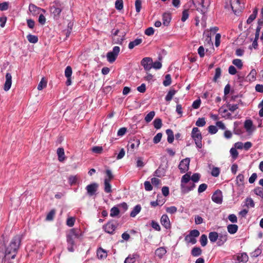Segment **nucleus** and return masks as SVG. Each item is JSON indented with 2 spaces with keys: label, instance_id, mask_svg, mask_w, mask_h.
Segmentation results:
<instances>
[{
  "label": "nucleus",
  "instance_id": "nucleus-1",
  "mask_svg": "<svg viewBox=\"0 0 263 263\" xmlns=\"http://www.w3.org/2000/svg\"><path fill=\"white\" fill-rule=\"evenodd\" d=\"M4 239H0V252L3 253L5 251V259H14L21 245L22 236L18 235L14 236L8 246L5 245Z\"/></svg>",
  "mask_w": 263,
  "mask_h": 263
},
{
  "label": "nucleus",
  "instance_id": "nucleus-50",
  "mask_svg": "<svg viewBox=\"0 0 263 263\" xmlns=\"http://www.w3.org/2000/svg\"><path fill=\"white\" fill-rule=\"evenodd\" d=\"M115 7L118 10H121L123 7V3L122 0H117L115 3Z\"/></svg>",
  "mask_w": 263,
  "mask_h": 263
},
{
  "label": "nucleus",
  "instance_id": "nucleus-61",
  "mask_svg": "<svg viewBox=\"0 0 263 263\" xmlns=\"http://www.w3.org/2000/svg\"><path fill=\"white\" fill-rule=\"evenodd\" d=\"M230 152L233 159H235L237 157L238 153L235 147L231 148Z\"/></svg>",
  "mask_w": 263,
  "mask_h": 263
},
{
  "label": "nucleus",
  "instance_id": "nucleus-26",
  "mask_svg": "<svg viewBox=\"0 0 263 263\" xmlns=\"http://www.w3.org/2000/svg\"><path fill=\"white\" fill-rule=\"evenodd\" d=\"M141 210V206L140 204H137L134 206L133 210L130 213V216L132 217H135L138 214L140 213Z\"/></svg>",
  "mask_w": 263,
  "mask_h": 263
},
{
  "label": "nucleus",
  "instance_id": "nucleus-35",
  "mask_svg": "<svg viewBox=\"0 0 263 263\" xmlns=\"http://www.w3.org/2000/svg\"><path fill=\"white\" fill-rule=\"evenodd\" d=\"M27 39L30 43L33 44L36 43L39 40L37 36L32 35L31 34H29L27 36Z\"/></svg>",
  "mask_w": 263,
  "mask_h": 263
},
{
  "label": "nucleus",
  "instance_id": "nucleus-37",
  "mask_svg": "<svg viewBox=\"0 0 263 263\" xmlns=\"http://www.w3.org/2000/svg\"><path fill=\"white\" fill-rule=\"evenodd\" d=\"M176 92V91L175 89H171L165 96V100L166 101H170L172 99L173 96L175 95Z\"/></svg>",
  "mask_w": 263,
  "mask_h": 263
},
{
  "label": "nucleus",
  "instance_id": "nucleus-41",
  "mask_svg": "<svg viewBox=\"0 0 263 263\" xmlns=\"http://www.w3.org/2000/svg\"><path fill=\"white\" fill-rule=\"evenodd\" d=\"M47 86V81L43 78L37 85V89L39 90H42Z\"/></svg>",
  "mask_w": 263,
  "mask_h": 263
},
{
  "label": "nucleus",
  "instance_id": "nucleus-11",
  "mask_svg": "<svg viewBox=\"0 0 263 263\" xmlns=\"http://www.w3.org/2000/svg\"><path fill=\"white\" fill-rule=\"evenodd\" d=\"M141 64L146 71H149L152 68L153 61L151 58L146 57L142 60Z\"/></svg>",
  "mask_w": 263,
  "mask_h": 263
},
{
  "label": "nucleus",
  "instance_id": "nucleus-19",
  "mask_svg": "<svg viewBox=\"0 0 263 263\" xmlns=\"http://www.w3.org/2000/svg\"><path fill=\"white\" fill-rule=\"evenodd\" d=\"M199 6H196L197 10L201 13L204 14L206 12L207 7L204 6V0H198Z\"/></svg>",
  "mask_w": 263,
  "mask_h": 263
},
{
  "label": "nucleus",
  "instance_id": "nucleus-10",
  "mask_svg": "<svg viewBox=\"0 0 263 263\" xmlns=\"http://www.w3.org/2000/svg\"><path fill=\"white\" fill-rule=\"evenodd\" d=\"M29 10L34 16L40 14L41 12H43V13L46 12V10L45 9L39 8L32 4L29 5Z\"/></svg>",
  "mask_w": 263,
  "mask_h": 263
},
{
  "label": "nucleus",
  "instance_id": "nucleus-40",
  "mask_svg": "<svg viewBox=\"0 0 263 263\" xmlns=\"http://www.w3.org/2000/svg\"><path fill=\"white\" fill-rule=\"evenodd\" d=\"M153 124H154V127L156 129H160L162 127V125L161 119L160 118L155 119L153 122Z\"/></svg>",
  "mask_w": 263,
  "mask_h": 263
},
{
  "label": "nucleus",
  "instance_id": "nucleus-46",
  "mask_svg": "<svg viewBox=\"0 0 263 263\" xmlns=\"http://www.w3.org/2000/svg\"><path fill=\"white\" fill-rule=\"evenodd\" d=\"M200 242L201 245L202 247H204L206 245L207 242H208V238H207V236L206 235L202 234L201 236L200 239Z\"/></svg>",
  "mask_w": 263,
  "mask_h": 263
},
{
  "label": "nucleus",
  "instance_id": "nucleus-25",
  "mask_svg": "<svg viewBox=\"0 0 263 263\" xmlns=\"http://www.w3.org/2000/svg\"><path fill=\"white\" fill-rule=\"evenodd\" d=\"M142 42V39H136L133 41L130 42L128 44V48L130 49H133L135 46L140 45Z\"/></svg>",
  "mask_w": 263,
  "mask_h": 263
},
{
  "label": "nucleus",
  "instance_id": "nucleus-55",
  "mask_svg": "<svg viewBox=\"0 0 263 263\" xmlns=\"http://www.w3.org/2000/svg\"><path fill=\"white\" fill-rule=\"evenodd\" d=\"M72 73V68L70 66H68L65 70V76L66 78L71 77Z\"/></svg>",
  "mask_w": 263,
  "mask_h": 263
},
{
  "label": "nucleus",
  "instance_id": "nucleus-23",
  "mask_svg": "<svg viewBox=\"0 0 263 263\" xmlns=\"http://www.w3.org/2000/svg\"><path fill=\"white\" fill-rule=\"evenodd\" d=\"M57 153L58 156V159L59 161L61 162H63L65 158L64 149L61 147L58 148Z\"/></svg>",
  "mask_w": 263,
  "mask_h": 263
},
{
  "label": "nucleus",
  "instance_id": "nucleus-33",
  "mask_svg": "<svg viewBox=\"0 0 263 263\" xmlns=\"http://www.w3.org/2000/svg\"><path fill=\"white\" fill-rule=\"evenodd\" d=\"M201 253L202 250L199 247H194L191 251V254L193 256H199Z\"/></svg>",
  "mask_w": 263,
  "mask_h": 263
},
{
  "label": "nucleus",
  "instance_id": "nucleus-4",
  "mask_svg": "<svg viewBox=\"0 0 263 263\" xmlns=\"http://www.w3.org/2000/svg\"><path fill=\"white\" fill-rule=\"evenodd\" d=\"M191 136L194 140L196 146L199 148H201L202 146V135L199 129L197 127H194L192 129Z\"/></svg>",
  "mask_w": 263,
  "mask_h": 263
},
{
  "label": "nucleus",
  "instance_id": "nucleus-28",
  "mask_svg": "<svg viewBox=\"0 0 263 263\" xmlns=\"http://www.w3.org/2000/svg\"><path fill=\"white\" fill-rule=\"evenodd\" d=\"M256 71L255 69H253L251 70L249 74L247 76V79L250 82H253L255 80L256 76Z\"/></svg>",
  "mask_w": 263,
  "mask_h": 263
},
{
  "label": "nucleus",
  "instance_id": "nucleus-38",
  "mask_svg": "<svg viewBox=\"0 0 263 263\" xmlns=\"http://www.w3.org/2000/svg\"><path fill=\"white\" fill-rule=\"evenodd\" d=\"M165 202L164 199H157L156 201H151L150 204L152 206L155 207L157 205L161 206Z\"/></svg>",
  "mask_w": 263,
  "mask_h": 263
},
{
  "label": "nucleus",
  "instance_id": "nucleus-63",
  "mask_svg": "<svg viewBox=\"0 0 263 263\" xmlns=\"http://www.w3.org/2000/svg\"><path fill=\"white\" fill-rule=\"evenodd\" d=\"M43 12H41L39 15V20H38V21H39V23L41 24V25H44L46 23V18L45 17V16L44 15V14L42 13Z\"/></svg>",
  "mask_w": 263,
  "mask_h": 263
},
{
  "label": "nucleus",
  "instance_id": "nucleus-15",
  "mask_svg": "<svg viewBox=\"0 0 263 263\" xmlns=\"http://www.w3.org/2000/svg\"><path fill=\"white\" fill-rule=\"evenodd\" d=\"M228 239V234L226 232L224 234H219L217 245L218 246H222Z\"/></svg>",
  "mask_w": 263,
  "mask_h": 263
},
{
  "label": "nucleus",
  "instance_id": "nucleus-54",
  "mask_svg": "<svg viewBox=\"0 0 263 263\" xmlns=\"http://www.w3.org/2000/svg\"><path fill=\"white\" fill-rule=\"evenodd\" d=\"M246 205L248 207L253 208L254 207L255 204L251 198H247L246 199Z\"/></svg>",
  "mask_w": 263,
  "mask_h": 263
},
{
  "label": "nucleus",
  "instance_id": "nucleus-22",
  "mask_svg": "<svg viewBox=\"0 0 263 263\" xmlns=\"http://www.w3.org/2000/svg\"><path fill=\"white\" fill-rule=\"evenodd\" d=\"M140 140L138 139L134 140L133 142H130L128 144V149L134 151L135 148L138 147L140 144Z\"/></svg>",
  "mask_w": 263,
  "mask_h": 263
},
{
  "label": "nucleus",
  "instance_id": "nucleus-2",
  "mask_svg": "<svg viewBox=\"0 0 263 263\" xmlns=\"http://www.w3.org/2000/svg\"><path fill=\"white\" fill-rule=\"evenodd\" d=\"M82 235V231L79 229L73 228L69 230L66 234V241L68 251L72 252L74 251L75 239H79Z\"/></svg>",
  "mask_w": 263,
  "mask_h": 263
},
{
  "label": "nucleus",
  "instance_id": "nucleus-12",
  "mask_svg": "<svg viewBox=\"0 0 263 263\" xmlns=\"http://www.w3.org/2000/svg\"><path fill=\"white\" fill-rule=\"evenodd\" d=\"M50 11L54 15V17L57 18L61 12V9L57 3H54L52 5L50 6Z\"/></svg>",
  "mask_w": 263,
  "mask_h": 263
},
{
  "label": "nucleus",
  "instance_id": "nucleus-14",
  "mask_svg": "<svg viewBox=\"0 0 263 263\" xmlns=\"http://www.w3.org/2000/svg\"><path fill=\"white\" fill-rule=\"evenodd\" d=\"M6 81L4 85V90L6 91H8L12 85V76L10 73H7L5 76Z\"/></svg>",
  "mask_w": 263,
  "mask_h": 263
},
{
  "label": "nucleus",
  "instance_id": "nucleus-56",
  "mask_svg": "<svg viewBox=\"0 0 263 263\" xmlns=\"http://www.w3.org/2000/svg\"><path fill=\"white\" fill-rule=\"evenodd\" d=\"M205 123L206 122L204 118H199L196 122V125L199 127H202L204 126Z\"/></svg>",
  "mask_w": 263,
  "mask_h": 263
},
{
  "label": "nucleus",
  "instance_id": "nucleus-39",
  "mask_svg": "<svg viewBox=\"0 0 263 263\" xmlns=\"http://www.w3.org/2000/svg\"><path fill=\"white\" fill-rule=\"evenodd\" d=\"M155 116V112L154 111H151L146 115L145 117L144 120L146 122H150Z\"/></svg>",
  "mask_w": 263,
  "mask_h": 263
},
{
  "label": "nucleus",
  "instance_id": "nucleus-57",
  "mask_svg": "<svg viewBox=\"0 0 263 263\" xmlns=\"http://www.w3.org/2000/svg\"><path fill=\"white\" fill-rule=\"evenodd\" d=\"M55 210H51L49 213L48 214H47V216H46V220H48V221H50V220H53V217L54 216V215H55Z\"/></svg>",
  "mask_w": 263,
  "mask_h": 263
},
{
  "label": "nucleus",
  "instance_id": "nucleus-45",
  "mask_svg": "<svg viewBox=\"0 0 263 263\" xmlns=\"http://www.w3.org/2000/svg\"><path fill=\"white\" fill-rule=\"evenodd\" d=\"M105 173H106V177L104 179H107L108 181H110L112 179H114V176L113 175L111 171L110 170L107 169L105 171Z\"/></svg>",
  "mask_w": 263,
  "mask_h": 263
},
{
  "label": "nucleus",
  "instance_id": "nucleus-29",
  "mask_svg": "<svg viewBox=\"0 0 263 263\" xmlns=\"http://www.w3.org/2000/svg\"><path fill=\"white\" fill-rule=\"evenodd\" d=\"M166 134L167 136V140L168 143H172L174 139V135L172 129H167L166 130Z\"/></svg>",
  "mask_w": 263,
  "mask_h": 263
},
{
  "label": "nucleus",
  "instance_id": "nucleus-44",
  "mask_svg": "<svg viewBox=\"0 0 263 263\" xmlns=\"http://www.w3.org/2000/svg\"><path fill=\"white\" fill-rule=\"evenodd\" d=\"M184 239L188 243H191L193 245L196 243V238L192 237V236H190L189 234L185 237Z\"/></svg>",
  "mask_w": 263,
  "mask_h": 263
},
{
  "label": "nucleus",
  "instance_id": "nucleus-59",
  "mask_svg": "<svg viewBox=\"0 0 263 263\" xmlns=\"http://www.w3.org/2000/svg\"><path fill=\"white\" fill-rule=\"evenodd\" d=\"M151 226L154 229H155L156 231H160L161 230V228L159 223L154 220L152 221Z\"/></svg>",
  "mask_w": 263,
  "mask_h": 263
},
{
  "label": "nucleus",
  "instance_id": "nucleus-47",
  "mask_svg": "<svg viewBox=\"0 0 263 263\" xmlns=\"http://www.w3.org/2000/svg\"><path fill=\"white\" fill-rule=\"evenodd\" d=\"M165 173V170L164 168H161L159 167L156 171L155 174L158 177H161L162 176H164Z\"/></svg>",
  "mask_w": 263,
  "mask_h": 263
},
{
  "label": "nucleus",
  "instance_id": "nucleus-32",
  "mask_svg": "<svg viewBox=\"0 0 263 263\" xmlns=\"http://www.w3.org/2000/svg\"><path fill=\"white\" fill-rule=\"evenodd\" d=\"M218 235L216 232H211L209 234V238L211 242H215L218 238Z\"/></svg>",
  "mask_w": 263,
  "mask_h": 263
},
{
  "label": "nucleus",
  "instance_id": "nucleus-36",
  "mask_svg": "<svg viewBox=\"0 0 263 263\" xmlns=\"http://www.w3.org/2000/svg\"><path fill=\"white\" fill-rule=\"evenodd\" d=\"M120 213L119 209L118 206H114L110 209V216L112 217L117 216Z\"/></svg>",
  "mask_w": 263,
  "mask_h": 263
},
{
  "label": "nucleus",
  "instance_id": "nucleus-13",
  "mask_svg": "<svg viewBox=\"0 0 263 263\" xmlns=\"http://www.w3.org/2000/svg\"><path fill=\"white\" fill-rule=\"evenodd\" d=\"M161 224L166 229L171 227L170 219L166 214H163L160 218Z\"/></svg>",
  "mask_w": 263,
  "mask_h": 263
},
{
  "label": "nucleus",
  "instance_id": "nucleus-30",
  "mask_svg": "<svg viewBox=\"0 0 263 263\" xmlns=\"http://www.w3.org/2000/svg\"><path fill=\"white\" fill-rule=\"evenodd\" d=\"M257 12L258 11L257 8H254L253 9L252 13L250 15V16L247 20V24H251L255 19L257 14Z\"/></svg>",
  "mask_w": 263,
  "mask_h": 263
},
{
  "label": "nucleus",
  "instance_id": "nucleus-34",
  "mask_svg": "<svg viewBox=\"0 0 263 263\" xmlns=\"http://www.w3.org/2000/svg\"><path fill=\"white\" fill-rule=\"evenodd\" d=\"M136 254L129 255L127 257L125 260L124 263H134L136 261Z\"/></svg>",
  "mask_w": 263,
  "mask_h": 263
},
{
  "label": "nucleus",
  "instance_id": "nucleus-53",
  "mask_svg": "<svg viewBox=\"0 0 263 263\" xmlns=\"http://www.w3.org/2000/svg\"><path fill=\"white\" fill-rule=\"evenodd\" d=\"M162 134L161 133H158L153 138V142L155 144L158 143L161 140Z\"/></svg>",
  "mask_w": 263,
  "mask_h": 263
},
{
  "label": "nucleus",
  "instance_id": "nucleus-8",
  "mask_svg": "<svg viewBox=\"0 0 263 263\" xmlns=\"http://www.w3.org/2000/svg\"><path fill=\"white\" fill-rule=\"evenodd\" d=\"M212 201L217 204H221L223 200V196L222 192L219 190H217L212 196Z\"/></svg>",
  "mask_w": 263,
  "mask_h": 263
},
{
  "label": "nucleus",
  "instance_id": "nucleus-62",
  "mask_svg": "<svg viewBox=\"0 0 263 263\" xmlns=\"http://www.w3.org/2000/svg\"><path fill=\"white\" fill-rule=\"evenodd\" d=\"M207 187H208V185L206 184H205V183L201 184L199 186L198 189V193L200 194V193L203 192L204 191H205L206 190Z\"/></svg>",
  "mask_w": 263,
  "mask_h": 263
},
{
  "label": "nucleus",
  "instance_id": "nucleus-16",
  "mask_svg": "<svg viewBox=\"0 0 263 263\" xmlns=\"http://www.w3.org/2000/svg\"><path fill=\"white\" fill-rule=\"evenodd\" d=\"M249 260L248 255L246 253L243 252L238 254L237 260L239 262H247Z\"/></svg>",
  "mask_w": 263,
  "mask_h": 263
},
{
  "label": "nucleus",
  "instance_id": "nucleus-5",
  "mask_svg": "<svg viewBox=\"0 0 263 263\" xmlns=\"http://www.w3.org/2000/svg\"><path fill=\"white\" fill-rule=\"evenodd\" d=\"M118 224L117 222L114 220L108 221L106 224L103 226V229L105 232L110 234H114V232L117 228Z\"/></svg>",
  "mask_w": 263,
  "mask_h": 263
},
{
  "label": "nucleus",
  "instance_id": "nucleus-58",
  "mask_svg": "<svg viewBox=\"0 0 263 263\" xmlns=\"http://www.w3.org/2000/svg\"><path fill=\"white\" fill-rule=\"evenodd\" d=\"M75 222V218L72 217H70L67 218L66 221V224L69 227H71L73 226Z\"/></svg>",
  "mask_w": 263,
  "mask_h": 263
},
{
  "label": "nucleus",
  "instance_id": "nucleus-3",
  "mask_svg": "<svg viewBox=\"0 0 263 263\" xmlns=\"http://www.w3.org/2000/svg\"><path fill=\"white\" fill-rule=\"evenodd\" d=\"M191 172H188L183 175L181 179L180 189L182 193L186 194L194 190L196 185L190 182Z\"/></svg>",
  "mask_w": 263,
  "mask_h": 263
},
{
  "label": "nucleus",
  "instance_id": "nucleus-18",
  "mask_svg": "<svg viewBox=\"0 0 263 263\" xmlns=\"http://www.w3.org/2000/svg\"><path fill=\"white\" fill-rule=\"evenodd\" d=\"M97 255L99 259H105L107 256V252L105 250L102 248H99L97 250Z\"/></svg>",
  "mask_w": 263,
  "mask_h": 263
},
{
  "label": "nucleus",
  "instance_id": "nucleus-42",
  "mask_svg": "<svg viewBox=\"0 0 263 263\" xmlns=\"http://www.w3.org/2000/svg\"><path fill=\"white\" fill-rule=\"evenodd\" d=\"M232 63L239 69H241L243 67V63L240 59H234L233 60Z\"/></svg>",
  "mask_w": 263,
  "mask_h": 263
},
{
  "label": "nucleus",
  "instance_id": "nucleus-51",
  "mask_svg": "<svg viewBox=\"0 0 263 263\" xmlns=\"http://www.w3.org/2000/svg\"><path fill=\"white\" fill-rule=\"evenodd\" d=\"M77 180L78 177L77 176H70L68 178V182L71 185L75 184L77 183Z\"/></svg>",
  "mask_w": 263,
  "mask_h": 263
},
{
  "label": "nucleus",
  "instance_id": "nucleus-60",
  "mask_svg": "<svg viewBox=\"0 0 263 263\" xmlns=\"http://www.w3.org/2000/svg\"><path fill=\"white\" fill-rule=\"evenodd\" d=\"M92 152L96 154H101L103 151V148L102 146H94L91 149Z\"/></svg>",
  "mask_w": 263,
  "mask_h": 263
},
{
  "label": "nucleus",
  "instance_id": "nucleus-17",
  "mask_svg": "<svg viewBox=\"0 0 263 263\" xmlns=\"http://www.w3.org/2000/svg\"><path fill=\"white\" fill-rule=\"evenodd\" d=\"M126 34V31H123L121 33V34L119 35V37H113V42H114V43L118 44H122L123 41L125 39V36Z\"/></svg>",
  "mask_w": 263,
  "mask_h": 263
},
{
  "label": "nucleus",
  "instance_id": "nucleus-48",
  "mask_svg": "<svg viewBox=\"0 0 263 263\" xmlns=\"http://www.w3.org/2000/svg\"><path fill=\"white\" fill-rule=\"evenodd\" d=\"M221 70L219 67H218L215 70V76L213 78V81L216 82L217 80L221 76Z\"/></svg>",
  "mask_w": 263,
  "mask_h": 263
},
{
  "label": "nucleus",
  "instance_id": "nucleus-43",
  "mask_svg": "<svg viewBox=\"0 0 263 263\" xmlns=\"http://www.w3.org/2000/svg\"><path fill=\"white\" fill-rule=\"evenodd\" d=\"M172 82V79L171 75L170 74H167L165 76V79L163 82V84L165 86H168L171 85Z\"/></svg>",
  "mask_w": 263,
  "mask_h": 263
},
{
  "label": "nucleus",
  "instance_id": "nucleus-9",
  "mask_svg": "<svg viewBox=\"0 0 263 263\" xmlns=\"http://www.w3.org/2000/svg\"><path fill=\"white\" fill-rule=\"evenodd\" d=\"M98 184L97 183H91L86 187L87 193L89 196H92L96 194V193L98 188Z\"/></svg>",
  "mask_w": 263,
  "mask_h": 263
},
{
  "label": "nucleus",
  "instance_id": "nucleus-7",
  "mask_svg": "<svg viewBox=\"0 0 263 263\" xmlns=\"http://www.w3.org/2000/svg\"><path fill=\"white\" fill-rule=\"evenodd\" d=\"M231 8L233 12L236 13L241 11L244 8L243 0H234L231 3Z\"/></svg>",
  "mask_w": 263,
  "mask_h": 263
},
{
  "label": "nucleus",
  "instance_id": "nucleus-64",
  "mask_svg": "<svg viewBox=\"0 0 263 263\" xmlns=\"http://www.w3.org/2000/svg\"><path fill=\"white\" fill-rule=\"evenodd\" d=\"M254 192L257 195L263 197V190L261 187L255 188Z\"/></svg>",
  "mask_w": 263,
  "mask_h": 263
},
{
  "label": "nucleus",
  "instance_id": "nucleus-20",
  "mask_svg": "<svg viewBox=\"0 0 263 263\" xmlns=\"http://www.w3.org/2000/svg\"><path fill=\"white\" fill-rule=\"evenodd\" d=\"M244 127L248 133H251L253 130L252 121L251 120H246Z\"/></svg>",
  "mask_w": 263,
  "mask_h": 263
},
{
  "label": "nucleus",
  "instance_id": "nucleus-21",
  "mask_svg": "<svg viewBox=\"0 0 263 263\" xmlns=\"http://www.w3.org/2000/svg\"><path fill=\"white\" fill-rule=\"evenodd\" d=\"M166 253V250L164 247H159L155 251V255L159 258H162Z\"/></svg>",
  "mask_w": 263,
  "mask_h": 263
},
{
  "label": "nucleus",
  "instance_id": "nucleus-6",
  "mask_svg": "<svg viewBox=\"0 0 263 263\" xmlns=\"http://www.w3.org/2000/svg\"><path fill=\"white\" fill-rule=\"evenodd\" d=\"M120 51L119 46L114 47L112 50L107 53L106 58L109 63H113L117 59Z\"/></svg>",
  "mask_w": 263,
  "mask_h": 263
},
{
  "label": "nucleus",
  "instance_id": "nucleus-27",
  "mask_svg": "<svg viewBox=\"0 0 263 263\" xmlns=\"http://www.w3.org/2000/svg\"><path fill=\"white\" fill-rule=\"evenodd\" d=\"M238 227L236 224H229L227 227L228 232L231 234H234L237 231Z\"/></svg>",
  "mask_w": 263,
  "mask_h": 263
},
{
  "label": "nucleus",
  "instance_id": "nucleus-31",
  "mask_svg": "<svg viewBox=\"0 0 263 263\" xmlns=\"http://www.w3.org/2000/svg\"><path fill=\"white\" fill-rule=\"evenodd\" d=\"M110 182V181H108L107 179H104V192L106 193H110L112 192L111 186Z\"/></svg>",
  "mask_w": 263,
  "mask_h": 263
},
{
  "label": "nucleus",
  "instance_id": "nucleus-49",
  "mask_svg": "<svg viewBox=\"0 0 263 263\" xmlns=\"http://www.w3.org/2000/svg\"><path fill=\"white\" fill-rule=\"evenodd\" d=\"M200 175L198 173H194L191 177V180H192L193 183L198 182L200 179Z\"/></svg>",
  "mask_w": 263,
  "mask_h": 263
},
{
  "label": "nucleus",
  "instance_id": "nucleus-52",
  "mask_svg": "<svg viewBox=\"0 0 263 263\" xmlns=\"http://www.w3.org/2000/svg\"><path fill=\"white\" fill-rule=\"evenodd\" d=\"M219 110L222 114V116L223 117L227 118H230L231 117V114L229 112L227 109L221 108Z\"/></svg>",
  "mask_w": 263,
  "mask_h": 263
},
{
  "label": "nucleus",
  "instance_id": "nucleus-24",
  "mask_svg": "<svg viewBox=\"0 0 263 263\" xmlns=\"http://www.w3.org/2000/svg\"><path fill=\"white\" fill-rule=\"evenodd\" d=\"M162 20L163 25L164 26H167L171 20V14L169 13H164L163 14Z\"/></svg>",
  "mask_w": 263,
  "mask_h": 263
}]
</instances>
